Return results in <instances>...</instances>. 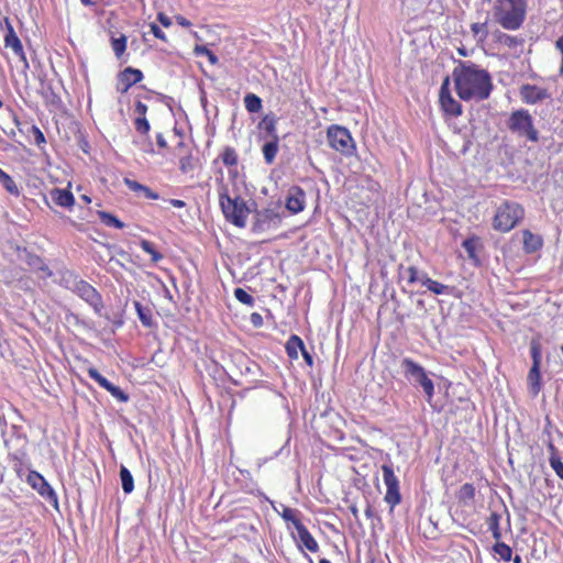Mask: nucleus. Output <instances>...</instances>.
I'll return each mask as SVG.
<instances>
[{
	"mask_svg": "<svg viewBox=\"0 0 563 563\" xmlns=\"http://www.w3.org/2000/svg\"><path fill=\"white\" fill-rule=\"evenodd\" d=\"M145 198H148V199H158L159 196L157 192L153 191L151 188L144 186V189H142L141 191Z\"/></svg>",
	"mask_w": 563,
	"mask_h": 563,
	"instance_id": "nucleus-52",
	"label": "nucleus"
},
{
	"mask_svg": "<svg viewBox=\"0 0 563 563\" xmlns=\"http://www.w3.org/2000/svg\"><path fill=\"white\" fill-rule=\"evenodd\" d=\"M111 46L115 56L120 58L126 48V37L121 35L120 37L112 38Z\"/></svg>",
	"mask_w": 563,
	"mask_h": 563,
	"instance_id": "nucleus-38",
	"label": "nucleus"
},
{
	"mask_svg": "<svg viewBox=\"0 0 563 563\" xmlns=\"http://www.w3.org/2000/svg\"><path fill=\"white\" fill-rule=\"evenodd\" d=\"M530 352H531V357H532V366H540L541 364V345L536 342V341H532L531 342V345H530Z\"/></svg>",
	"mask_w": 563,
	"mask_h": 563,
	"instance_id": "nucleus-44",
	"label": "nucleus"
},
{
	"mask_svg": "<svg viewBox=\"0 0 563 563\" xmlns=\"http://www.w3.org/2000/svg\"><path fill=\"white\" fill-rule=\"evenodd\" d=\"M298 510L297 509H292V508H289V507H284L283 508V512H282V517L285 521L287 522H291L295 527V529H297V525L298 523H302L299 518H298Z\"/></svg>",
	"mask_w": 563,
	"mask_h": 563,
	"instance_id": "nucleus-39",
	"label": "nucleus"
},
{
	"mask_svg": "<svg viewBox=\"0 0 563 563\" xmlns=\"http://www.w3.org/2000/svg\"><path fill=\"white\" fill-rule=\"evenodd\" d=\"M208 51L207 47L205 46H197L196 47V53L199 54V55H205V53Z\"/></svg>",
	"mask_w": 563,
	"mask_h": 563,
	"instance_id": "nucleus-61",
	"label": "nucleus"
},
{
	"mask_svg": "<svg viewBox=\"0 0 563 563\" xmlns=\"http://www.w3.org/2000/svg\"><path fill=\"white\" fill-rule=\"evenodd\" d=\"M306 205V195L305 191L298 187H291L288 191L286 199V208L291 213L296 214L301 212L305 209Z\"/></svg>",
	"mask_w": 563,
	"mask_h": 563,
	"instance_id": "nucleus-17",
	"label": "nucleus"
},
{
	"mask_svg": "<svg viewBox=\"0 0 563 563\" xmlns=\"http://www.w3.org/2000/svg\"><path fill=\"white\" fill-rule=\"evenodd\" d=\"M400 367L404 376L415 386H420L426 394L427 401L431 402L434 395V385L426 369L409 357L401 361Z\"/></svg>",
	"mask_w": 563,
	"mask_h": 563,
	"instance_id": "nucleus-5",
	"label": "nucleus"
},
{
	"mask_svg": "<svg viewBox=\"0 0 563 563\" xmlns=\"http://www.w3.org/2000/svg\"><path fill=\"white\" fill-rule=\"evenodd\" d=\"M67 288L92 307L96 313H101L103 308L101 295L89 283L74 278L73 280H67Z\"/></svg>",
	"mask_w": 563,
	"mask_h": 563,
	"instance_id": "nucleus-7",
	"label": "nucleus"
},
{
	"mask_svg": "<svg viewBox=\"0 0 563 563\" xmlns=\"http://www.w3.org/2000/svg\"><path fill=\"white\" fill-rule=\"evenodd\" d=\"M157 20H158V21H159V23H161L162 25H164L165 27H168V26H170V25H172V20H170V18H169V16H167L166 14L162 13V12H161V13H158V15H157Z\"/></svg>",
	"mask_w": 563,
	"mask_h": 563,
	"instance_id": "nucleus-53",
	"label": "nucleus"
},
{
	"mask_svg": "<svg viewBox=\"0 0 563 563\" xmlns=\"http://www.w3.org/2000/svg\"><path fill=\"white\" fill-rule=\"evenodd\" d=\"M555 47L562 55L561 74H563V35L555 42Z\"/></svg>",
	"mask_w": 563,
	"mask_h": 563,
	"instance_id": "nucleus-54",
	"label": "nucleus"
},
{
	"mask_svg": "<svg viewBox=\"0 0 563 563\" xmlns=\"http://www.w3.org/2000/svg\"><path fill=\"white\" fill-rule=\"evenodd\" d=\"M405 275L408 278V284L412 285L416 283H420L421 285H426L427 280L429 279V276L427 273L419 271L415 266H409L405 269Z\"/></svg>",
	"mask_w": 563,
	"mask_h": 563,
	"instance_id": "nucleus-22",
	"label": "nucleus"
},
{
	"mask_svg": "<svg viewBox=\"0 0 563 563\" xmlns=\"http://www.w3.org/2000/svg\"><path fill=\"white\" fill-rule=\"evenodd\" d=\"M219 201L225 219L239 228H244L250 213L246 202L240 197L231 198L227 190L219 194Z\"/></svg>",
	"mask_w": 563,
	"mask_h": 563,
	"instance_id": "nucleus-3",
	"label": "nucleus"
},
{
	"mask_svg": "<svg viewBox=\"0 0 563 563\" xmlns=\"http://www.w3.org/2000/svg\"><path fill=\"white\" fill-rule=\"evenodd\" d=\"M296 531L298 540L301 543V545H303L307 550L313 553H316L319 550L318 542L302 523L297 525Z\"/></svg>",
	"mask_w": 563,
	"mask_h": 563,
	"instance_id": "nucleus-19",
	"label": "nucleus"
},
{
	"mask_svg": "<svg viewBox=\"0 0 563 563\" xmlns=\"http://www.w3.org/2000/svg\"><path fill=\"white\" fill-rule=\"evenodd\" d=\"M251 321L255 327H258L262 324V317L261 314L254 312L251 314Z\"/></svg>",
	"mask_w": 563,
	"mask_h": 563,
	"instance_id": "nucleus-57",
	"label": "nucleus"
},
{
	"mask_svg": "<svg viewBox=\"0 0 563 563\" xmlns=\"http://www.w3.org/2000/svg\"><path fill=\"white\" fill-rule=\"evenodd\" d=\"M169 203L175 207V208H183L185 207V201L183 200H179V199H170L169 200Z\"/></svg>",
	"mask_w": 563,
	"mask_h": 563,
	"instance_id": "nucleus-58",
	"label": "nucleus"
},
{
	"mask_svg": "<svg viewBox=\"0 0 563 563\" xmlns=\"http://www.w3.org/2000/svg\"><path fill=\"white\" fill-rule=\"evenodd\" d=\"M523 250L526 253H534L543 246V239L539 234L532 233L530 230L522 231Z\"/></svg>",
	"mask_w": 563,
	"mask_h": 563,
	"instance_id": "nucleus-18",
	"label": "nucleus"
},
{
	"mask_svg": "<svg viewBox=\"0 0 563 563\" xmlns=\"http://www.w3.org/2000/svg\"><path fill=\"white\" fill-rule=\"evenodd\" d=\"M471 29L475 35L481 34L482 38H485L488 34L486 22L485 23H473Z\"/></svg>",
	"mask_w": 563,
	"mask_h": 563,
	"instance_id": "nucleus-47",
	"label": "nucleus"
},
{
	"mask_svg": "<svg viewBox=\"0 0 563 563\" xmlns=\"http://www.w3.org/2000/svg\"><path fill=\"white\" fill-rule=\"evenodd\" d=\"M439 100L442 110L446 114L452 117H459L462 114V106L452 97L450 91V77H445L441 85Z\"/></svg>",
	"mask_w": 563,
	"mask_h": 563,
	"instance_id": "nucleus-11",
	"label": "nucleus"
},
{
	"mask_svg": "<svg viewBox=\"0 0 563 563\" xmlns=\"http://www.w3.org/2000/svg\"><path fill=\"white\" fill-rule=\"evenodd\" d=\"M26 482L37 490V493L45 498L46 500L53 503V505L57 508L58 499L57 495L52 488V486L46 482V479L37 472L31 471L27 475Z\"/></svg>",
	"mask_w": 563,
	"mask_h": 563,
	"instance_id": "nucleus-10",
	"label": "nucleus"
},
{
	"mask_svg": "<svg viewBox=\"0 0 563 563\" xmlns=\"http://www.w3.org/2000/svg\"><path fill=\"white\" fill-rule=\"evenodd\" d=\"M548 449L550 451L549 463H550L551 467L553 468V471L555 472V474L561 479H563V463L558 455V450L552 443H549Z\"/></svg>",
	"mask_w": 563,
	"mask_h": 563,
	"instance_id": "nucleus-24",
	"label": "nucleus"
},
{
	"mask_svg": "<svg viewBox=\"0 0 563 563\" xmlns=\"http://www.w3.org/2000/svg\"><path fill=\"white\" fill-rule=\"evenodd\" d=\"M140 245L144 252L152 256V261L154 263H157L163 258V255L155 250L154 244L152 242L147 240H142Z\"/></svg>",
	"mask_w": 563,
	"mask_h": 563,
	"instance_id": "nucleus-37",
	"label": "nucleus"
},
{
	"mask_svg": "<svg viewBox=\"0 0 563 563\" xmlns=\"http://www.w3.org/2000/svg\"><path fill=\"white\" fill-rule=\"evenodd\" d=\"M177 22L181 25V26H189L190 25V22L185 19L184 16H177Z\"/></svg>",
	"mask_w": 563,
	"mask_h": 563,
	"instance_id": "nucleus-59",
	"label": "nucleus"
},
{
	"mask_svg": "<svg viewBox=\"0 0 563 563\" xmlns=\"http://www.w3.org/2000/svg\"><path fill=\"white\" fill-rule=\"evenodd\" d=\"M147 112V106L143 103L142 101H137L135 103V113L137 114V118H146Z\"/></svg>",
	"mask_w": 563,
	"mask_h": 563,
	"instance_id": "nucleus-51",
	"label": "nucleus"
},
{
	"mask_svg": "<svg viewBox=\"0 0 563 563\" xmlns=\"http://www.w3.org/2000/svg\"><path fill=\"white\" fill-rule=\"evenodd\" d=\"M99 218L107 227H114L117 229H123L124 223L111 213L106 211H99Z\"/></svg>",
	"mask_w": 563,
	"mask_h": 563,
	"instance_id": "nucleus-35",
	"label": "nucleus"
},
{
	"mask_svg": "<svg viewBox=\"0 0 563 563\" xmlns=\"http://www.w3.org/2000/svg\"><path fill=\"white\" fill-rule=\"evenodd\" d=\"M285 347L287 355L292 360H297L299 351H303L305 344L298 335L294 334L288 339Z\"/></svg>",
	"mask_w": 563,
	"mask_h": 563,
	"instance_id": "nucleus-21",
	"label": "nucleus"
},
{
	"mask_svg": "<svg viewBox=\"0 0 563 563\" xmlns=\"http://www.w3.org/2000/svg\"><path fill=\"white\" fill-rule=\"evenodd\" d=\"M5 26H7V33L4 35V44L5 47H10L13 53L20 58V60L23 63L24 70L29 69L30 65L26 59V56L23 51L22 43L20 38L18 37L16 33L13 30V26L9 22L8 19H5Z\"/></svg>",
	"mask_w": 563,
	"mask_h": 563,
	"instance_id": "nucleus-12",
	"label": "nucleus"
},
{
	"mask_svg": "<svg viewBox=\"0 0 563 563\" xmlns=\"http://www.w3.org/2000/svg\"><path fill=\"white\" fill-rule=\"evenodd\" d=\"M134 125H135V130L143 135L148 134L150 129H151L150 123L146 118H136Z\"/></svg>",
	"mask_w": 563,
	"mask_h": 563,
	"instance_id": "nucleus-45",
	"label": "nucleus"
},
{
	"mask_svg": "<svg viewBox=\"0 0 563 563\" xmlns=\"http://www.w3.org/2000/svg\"><path fill=\"white\" fill-rule=\"evenodd\" d=\"M494 552L503 561H510L512 555V550L509 545L504 542H497L494 545Z\"/></svg>",
	"mask_w": 563,
	"mask_h": 563,
	"instance_id": "nucleus-36",
	"label": "nucleus"
},
{
	"mask_svg": "<svg viewBox=\"0 0 563 563\" xmlns=\"http://www.w3.org/2000/svg\"><path fill=\"white\" fill-rule=\"evenodd\" d=\"M430 291H432L435 295H442L446 294L449 291V286L443 285L437 280H433L429 277L424 285Z\"/></svg>",
	"mask_w": 563,
	"mask_h": 563,
	"instance_id": "nucleus-40",
	"label": "nucleus"
},
{
	"mask_svg": "<svg viewBox=\"0 0 563 563\" xmlns=\"http://www.w3.org/2000/svg\"><path fill=\"white\" fill-rule=\"evenodd\" d=\"M222 162L227 166H234L238 164V154L234 148L227 147L222 155H221Z\"/></svg>",
	"mask_w": 563,
	"mask_h": 563,
	"instance_id": "nucleus-41",
	"label": "nucleus"
},
{
	"mask_svg": "<svg viewBox=\"0 0 563 563\" xmlns=\"http://www.w3.org/2000/svg\"><path fill=\"white\" fill-rule=\"evenodd\" d=\"M29 265L34 271L41 272L42 273V275H41L42 278H46V277H49L52 275V272L49 271V268L36 255H30L29 256Z\"/></svg>",
	"mask_w": 563,
	"mask_h": 563,
	"instance_id": "nucleus-29",
	"label": "nucleus"
},
{
	"mask_svg": "<svg viewBox=\"0 0 563 563\" xmlns=\"http://www.w3.org/2000/svg\"><path fill=\"white\" fill-rule=\"evenodd\" d=\"M282 223V217L273 209H264L256 213L254 231H264L269 228H278Z\"/></svg>",
	"mask_w": 563,
	"mask_h": 563,
	"instance_id": "nucleus-14",
	"label": "nucleus"
},
{
	"mask_svg": "<svg viewBox=\"0 0 563 563\" xmlns=\"http://www.w3.org/2000/svg\"><path fill=\"white\" fill-rule=\"evenodd\" d=\"M51 199L58 206L69 208L74 205V196L70 191L55 188L51 191Z\"/></svg>",
	"mask_w": 563,
	"mask_h": 563,
	"instance_id": "nucleus-20",
	"label": "nucleus"
},
{
	"mask_svg": "<svg viewBox=\"0 0 563 563\" xmlns=\"http://www.w3.org/2000/svg\"><path fill=\"white\" fill-rule=\"evenodd\" d=\"M498 41L499 43H501L503 45L509 47V48H516L518 46H521L523 44V40L518 37V36H514V35H509V34H506V33H500L498 35Z\"/></svg>",
	"mask_w": 563,
	"mask_h": 563,
	"instance_id": "nucleus-34",
	"label": "nucleus"
},
{
	"mask_svg": "<svg viewBox=\"0 0 563 563\" xmlns=\"http://www.w3.org/2000/svg\"><path fill=\"white\" fill-rule=\"evenodd\" d=\"M88 375L102 388L108 390L114 398L123 402L128 401V395L120 387L113 385L106 377H103L95 367L88 368Z\"/></svg>",
	"mask_w": 563,
	"mask_h": 563,
	"instance_id": "nucleus-15",
	"label": "nucleus"
},
{
	"mask_svg": "<svg viewBox=\"0 0 563 563\" xmlns=\"http://www.w3.org/2000/svg\"><path fill=\"white\" fill-rule=\"evenodd\" d=\"M500 515L497 512H492L487 519L488 529L490 530L494 539L499 540L501 538V532L499 528Z\"/></svg>",
	"mask_w": 563,
	"mask_h": 563,
	"instance_id": "nucleus-31",
	"label": "nucleus"
},
{
	"mask_svg": "<svg viewBox=\"0 0 563 563\" xmlns=\"http://www.w3.org/2000/svg\"><path fill=\"white\" fill-rule=\"evenodd\" d=\"M494 21L507 31L519 30L527 18L528 0H492Z\"/></svg>",
	"mask_w": 563,
	"mask_h": 563,
	"instance_id": "nucleus-2",
	"label": "nucleus"
},
{
	"mask_svg": "<svg viewBox=\"0 0 563 563\" xmlns=\"http://www.w3.org/2000/svg\"><path fill=\"white\" fill-rule=\"evenodd\" d=\"M540 366H531L528 374V383L533 395L540 391Z\"/></svg>",
	"mask_w": 563,
	"mask_h": 563,
	"instance_id": "nucleus-27",
	"label": "nucleus"
},
{
	"mask_svg": "<svg viewBox=\"0 0 563 563\" xmlns=\"http://www.w3.org/2000/svg\"><path fill=\"white\" fill-rule=\"evenodd\" d=\"M134 307L137 312L139 319L145 327L152 325V310L148 307H144L141 302L134 301Z\"/></svg>",
	"mask_w": 563,
	"mask_h": 563,
	"instance_id": "nucleus-28",
	"label": "nucleus"
},
{
	"mask_svg": "<svg viewBox=\"0 0 563 563\" xmlns=\"http://www.w3.org/2000/svg\"><path fill=\"white\" fill-rule=\"evenodd\" d=\"M382 473L384 483L387 488L384 499L390 506V511H393L394 507L400 504L401 501V495L399 492V481L395 475L391 464H383Z\"/></svg>",
	"mask_w": 563,
	"mask_h": 563,
	"instance_id": "nucleus-9",
	"label": "nucleus"
},
{
	"mask_svg": "<svg viewBox=\"0 0 563 563\" xmlns=\"http://www.w3.org/2000/svg\"><path fill=\"white\" fill-rule=\"evenodd\" d=\"M244 104L249 112L256 113L262 109V100L254 93H247L244 97Z\"/></svg>",
	"mask_w": 563,
	"mask_h": 563,
	"instance_id": "nucleus-32",
	"label": "nucleus"
},
{
	"mask_svg": "<svg viewBox=\"0 0 563 563\" xmlns=\"http://www.w3.org/2000/svg\"><path fill=\"white\" fill-rule=\"evenodd\" d=\"M461 498L473 499L475 496V488L472 484H464L460 489Z\"/></svg>",
	"mask_w": 563,
	"mask_h": 563,
	"instance_id": "nucleus-46",
	"label": "nucleus"
},
{
	"mask_svg": "<svg viewBox=\"0 0 563 563\" xmlns=\"http://www.w3.org/2000/svg\"><path fill=\"white\" fill-rule=\"evenodd\" d=\"M350 509H351V512L354 516V518L357 520L358 519V510H357V508L355 506H352Z\"/></svg>",
	"mask_w": 563,
	"mask_h": 563,
	"instance_id": "nucleus-63",
	"label": "nucleus"
},
{
	"mask_svg": "<svg viewBox=\"0 0 563 563\" xmlns=\"http://www.w3.org/2000/svg\"><path fill=\"white\" fill-rule=\"evenodd\" d=\"M179 169L184 174L190 173L195 169L194 159L190 154H186L179 158Z\"/></svg>",
	"mask_w": 563,
	"mask_h": 563,
	"instance_id": "nucleus-42",
	"label": "nucleus"
},
{
	"mask_svg": "<svg viewBox=\"0 0 563 563\" xmlns=\"http://www.w3.org/2000/svg\"><path fill=\"white\" fill-rule=\"evenodd\" d=\"M278 140L276 139H272L271 141L266 142L263 147H262V152H263V155H264V159L266 162V164H273L275 158H276V155L278 153Z\"/></svg>",
	"mask_w": 563,
	"mask_h": 563,
	"instance_id": "nucleus-23",
	"label": "nucleus"
},
{
	"mask_svg": "<svg viewBox=\"0 0 563 563\" xmlns=\"http://www.w3.org/2000/svg\"><path fill=\"white\" fill-rule=\"evenodd\" d=\"M452 78L456 93L463 101H483L493 90L489 73L472 62L459 60Z\"/></svg>",
	"mask_w": 563,
	"mask_h": 563,
	"instance_id": "nucleus-1",
	"label": "nucleus"
},
{
	"mask_svg": "<svg viewBox=\"0 0 563 563\" xmlns=\"http://www.w3.org/2000/svg\"><path fill=\"white\" fill-rule=\"evenodd\" d=\"M525 211L517 202H505L496 211L494 228L501 232H509L523 218Z\"/></svg>",
	"mask_w": 563,
	"mask_h": 563,
	"instance_id": "nucleus-6",
	"label": "nucleus"
},
{
	"mask_svg": "<svg viewBox=\"0 0 563 563\" xmlns=\"http://www.w3.org/2000/svg\"><path fill=\"white\" fill-rule=\"evenodd\" d=\"M120 479L123 492L131 494L134 489V481L131 472L124 465L120 467Z\"/></svg>",
	"mask_w": 563,
	"mask_h": 563,
	"instance_id": "nucleus-26",
	"label": "nucleus"
},
{
	"mask_svg": "<svg viewBox=\"0 0 563 563\" xmlns=\"http://www.w3.org/2000/svg\"><path fill=\"white\" fill-rule=\"evenodd\" d=\"M519 96L527 104H536L550 98V93L545 88L530 84H525L520 87Z\"/></svg>",
	"mask_w": 563,
	"mask_h": 563,
	"instance_id": "nucleus-13",
	"label": "nucleus"
},
{
	"mask_svg": "<svg viewBox=\"0 0 563 563\" xmlns=\"http://www.w3.org/2000/svg\"><path fill=\"white\" fill-rule=\"evenodd\" d=\"M234 297L242 303L253 306L254 298L242 288L234 289Z\"/></svg>",
	"mask_w": 563,
	"mask_h": 563,
	"instance_id": "nucleus-43",
	"label": "nucleus"
},
{
	"mask_svg": "<svg viewBox=\"0 0 563 563\" xmlns=\"http://www.w3.org/2000/svg\"><path fill=\"white\" fill-rule=\"evenodd\" d=\"M31 132L34 136V141L37 146H41L46 142L43 132L37 126L33 125L31 128Z\"/></svg>",
	"mask_w": 563,
	"mask_h": 563,
	"instance_id": "nucleus-48",
	"label": "nucleus"
},
{
	"mask_svg": "<svg viewBox=\"0 0 563 563\" xmlns=\"http://www.w3.org/2000/svg\"><path fill=\"white\" fill-rule=\"evenodd\" d=\"M156 142H157V145L161 147V148H165L167 147V141L165 140L164 135L162 133H158L156 135Z\"/></svg>",
	"mask_w": 563,
	"mask_h": 563,
	"instance_id": "nucleus-56",
	"label": "nucleus"
},
{
	"mask_svg": "<svg viewBox=\"0 0 563 563\" xmlns=\"http://www.w3.org/2000/svg\"><path fill=\"white\" fill-rule=\"evenodd\" d=\"M301 354H302V357L305 358L306 363L309 365V366H312L313 365V357L311 356V354L306 350V347L303 349V351H301Z\"/></svg>",
	"mask_w": 563,
	"mask_h": 563,
	"instance_id": "nucleus-55",
	"label": "nucleus"
},
{
	"mask_svg": "<svg viewBox=\"0 0 563 563\" xmlns=\"http://www.w3.org/2000/svg\"><path fill=\"white\" fill-rule=\"evenodd\" d=\"M0 183L11 195L19 196L20 190L10 175L0 168Z\"/></svg>",
	"mask_w": 563,
	"mask_h": 563,
	"instance_id": "nucleus-30",
	"label": "nucleus"
},
{
	"mask_svg": "<svg viewBox=\"0 0 563 563\" xmlns=\"http://www.w3.org/2000/svg\"><path fill=\"white\" fill-rule=\"evenodd\" d=\"M481 245L479 239L476 236L468 238L463 241V249L467 253L470 258H476V250Z\"/></svg>",
	"mask_w": 563,
	"mask_h": 563,
	"instance_id": "nucleus-33",
	"label": "nucleus"
},
{
	"mask_svg": "<svg viewBox=\"0 0 563 563\" xmlns=\"http://www.w3.org/2000/svg\"><path fill=\"white\" fill-rule=\"evenodd\" d=\"M144 151L147 152V153L153 154L154 153V148H153L152 143H148L147 146L144 147Z\"/></svg>",
	"mask_w": 563,
	"mask_h": 563,
	"instance_id": "nucleus-64",
	"label": "nucleus"
},
{
	"mask_svg": "<svg viewBox=\"0 0 563 563\" xmlns=\"http://www.w3.org/2000/svg\"><path fill=\"white\" fill-rule=\"evenodd\" d=\"M327 137L331 148L340 152L345 156H351L354 153L355 145L350 131L340 125H331L328 129Z\"/></svg>",
	"mask_w": 563,
	"mask_h": 563,
	"instance_id": "nucleus-8",
	"label": "nucleus"
},
{
	"mask_svg": "<svg viewBox=\"0 0 563 563\" xmlns=\"http://www.w3.org/2000/svg\"><path fill=\"white\" fill-rule=\"evenodd\" d=\"M507 128L519 137H526L531 142L539 141V132L534 128L532 115L527 109L512 111L507 120Z\"/></svg>",
	"mask_w": 563,
	"mask_h": 563,
	"instance_id": "nucleus-4",
	"label": "nucleus"
},
{
	"mask_svg": "<svg viewBox=\"0 0 563 563\" xmlns=\"http://www.w3.org/2000/svg\"><path fill=\"white\" fill-rule=\"evenodd\" d=\"M365 515L367 518H372L374 516V510L372 508V506H367L366 509H365Z\"/></svg>",
	"mask_w": 563,
	"mask_h": 563,
	"instance_id": "nucleus-60",
	"label": "nucleus"
},
{
	"mask_svg": "<svg viewBox=\"0 0 563 563\" xmlns=\"http://www.w3.org/2000/svg\"><path fill=\"white\" fill-rule=\"evenodd\" d=\"M150 27L155 37L166 42V35L157 24L151 23Z\"/></svg>",
	"mask_w": 563,
	"mask_h": 563,
	"instance_id": "nucleus-50",
	"label": "nucleus"
},
{
	"mask_svg": "<svg viewBox=\"0 0 563 563\" xmlns=\"http://www.w3.org/2000/svg\"><path fill=\"white\" fill-rule=\"evenodd\" d=\"M124 183L128 186V188L130 190H132V191L141 192L142 189H144V185L137 183L136 180H132V179L125 178Z\"/></svg>",
	"mask_w": 563,
	"mask_h": 563,
	"instance_id": "nucleus-49",
	"label": "nucleus"
},
{
	"mask_svg": "<svg viewBox=\"0 0 563 563\" xmlns=\"http://www.w3.org/2000/svg\"><path fill=\"white\" fill-rule=\"evenodd\" d=\"M208 59H209V62H210L211 64H213V65L218 63V57H217L213 53H211V54L208 56Z\"/></svg>",
	"mask_w": 563,
	"mask_h": 563,
	"instance_id": "nucleus-62",
	"label": "nucleus"
},
{
	"mask_svg": "<svg viewBox=\"0 0 563 563\" xmlns=\"http://www.w3.org/2000/svg\"><path fill=\"white\" fill-rule=\"evenodd\" d=\"M276 123L277 120L275 115L266 114L260 122V129L264 130L272 139L278 140L279 137L276 132Z\"/></svg>",
	"mask_w": 563,
	"mask_h": 563,
	"instance_id": "nucleus-25",
	"label": "nucleus"
},
{
	"mask_svg": "<svg viewBox=\"0 0 563 563\" xmlns=\"http://www.w3.org/2000/svg\"><path fill=\"white\" fill-rule=\"evenodd\" d=\"M143 79V73L140 69L126 67L119 75L118 91L125 93L133 85Z\"/></svg>",
	"mask_w": 563,
	"mask_h": 563,
	"instance_id": "nucleus-16",
	"label": "nucleus"
}]
</instances>
